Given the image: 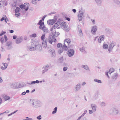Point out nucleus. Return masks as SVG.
<instances>
[{
	"label": "nucleus",
	"instance_id": "1",
	"mask_svg": "<svg viewBox=\"0 0 120 120\" xmlns=\"http://www.w3.org/2000/svg\"><path fill=\"white\" fill-rule=\"evenodd\" d=\"M32 106L34 109H36L41 107L42 106L41 103L39 100H33L31 101Z\"/></svg>",
	"mask_w": 120,
	"mask_h": 120
},
{
	"label": "nucleus",
	"instance_id": "2",
	"mask_svg": "<svg viewBox=\"0 0 120 120\" xmlns=\"http://www.w3.org/2000/svg\"><path fill=\"white\" fill-rule=\"evenodd\" d=\"M71 42V41L69 38L66 39L64 41V44L63 45L62 48L65 50H67L68 48V45Z\"/></svg>",
	"mask_w": 120,
	"mask_h": 120
},
{
	"label": "nucleus",
	"instance_id": "3",
	"mask_svg": "<svg viewBox=\"0 0 120 120\" xmlns=\"http://www.w3.org/2000/svg\"><path fill=\"white\" fill-rule=\"evenodd\" d=\"M45 34H43L41 37V39L42 41V45L43 48H45L47 47V43L48 42L47 39L45 38Z\"/></svg>",
	"mask_w": 120,
	"mask_h": 120
},
{
	"label": "nucleus",
	"instance_id": "4",
	"mask_svg": "<svg viewBox=\"0 0 120 120\" xmlns=\"http://www.w3.org/2000/svg\"><path fill=\"white\" fill-rule=\"evenodd\" d=\"M119 112L118 109L115 107H112L110 110L109 113L112 115H116L119 114Z\"/></svg>",
	"mask_w": 120,
	"mask_h": 120
},
{
	"label": "nucleus",
	"instance_id": "5",
	"mask_svg": "<svg viewBox=\"0 0 120 120\" xmlns=\"http://www.w3.org/2000/svg\"><path fill=\"white\" fill-rule=\"evenodd\" d=\"M32 46H28V48L29 50L30 51H34L36 50L37 48L36 47H39V49H41V47L39 45H34V43L33 42L31 43Z\"/></svg>",
	"mask_w": 120,
	"mask_h": 120
},
{
	"label": "nucleus",
	"instance_id": "6",
	"mask_svg": "<svg viewBox=\"0 0 120 120\" xmlns=\"http://www.w3.org/2000/svg\"><path fill=\"white\" fill-rule=\"evenodd\" d=\"M10 87L13 89H16L20 87V84L18 82H15L10 84Z\"/></svg>",
	"mask_w": 120,
	"mask_h": 120
},
{
	"label": "nucleus",
	"instance_id": "7",
	"mask_svg": "<svg viewBox=\"0 0 120 120\" xmlns=\"http://www.w3.org/2000/svg\"><path fill=\"white\" fill-rule=\"evenodd\" d=\"M116 45V43L113 41L111 42L109 44V48L108 51L109 53L112 51V50L113 48Z\"/></svg>",
	"mask_w": 120,
	"mask_h": 120
},
{
	"label": "nucleus",
	"instance_id": "8",
	"mask_svg": "<svg viewBox=\"0 0 120 120\" xmlns=\"http://www.w3.org/2000/svg\"><path fill=\"white\" fill-rule=\"evenodd\" d=\"M84 12L82 10L79 11L78 15V19L79 21H81L84 17Z\"/></svg>",
	"mask_w": 120,
	"mask_h": 120
},
{
	"label": "nucleus",
	"instance_id": "9",
	"mask_svg": "<svg viewBox=\"0 0 120 120\" xmlns=\"http://www.w3.org/2000/svg\"><path fill=\"white\" fill-rule=\"evenodd\" d=\"M48 42L49 43L52 44V42H55L56 41V39L52 35H50L47 39Z\"/></svg>",
	"mask_w": 120,
	"mask_h": 120
},
{
	"label": "nucleus",
	"instance_id": "10",
	"mask_svg": "<svg viewBox=\"0 0 120 120\" xmlns=\"http://www.w3.org/2000/svg\"><path fill=\"white\" fill-rule=\"evenodd\" d=\"M74 50L73 49H70L68 51V55L69 57H71L74 54Z\"/></svg>",
	"mask_w": 120,
	"mask_h": 120
},
{
	"label": "nucleus",
	"instance_id": "11",
	"mask_svg": "<svg viewBox=\"0 0 120 120\" xmlns=\"http://www.w3.org/2000/svg\"><path fill=\"white\" fill-rule=\"evenodd\" d=\"M81 84L80 83H79L75 86V92H77L81 88Z\"/></svg>",
	"mask_w": 120,
	"mask_h": 120
},
{
	"label": "nucleus",
	"instance_id": "12",
	"mask_svg": "<svg viewBox=\"0 0 120 120\" xmlns=\"http://www.w3.org/2000/svg\"><path fill=\"white\" fill-rule=\"evenodd\" d=\"M118 74L117 73L112 74L111 75L112 79L113 80H116L118 77Z\"/></svg>",
	"mask_w": 120,
	"mask_h": 120
},
{
	"label": "nucleus",
	"instance_id": "13",
	"mask_svg": "<svg viewBox=\"0 0 120 120\" xmlns=\"http://www.w3.org/2000/svg\"><path fill=\"white\" fill-rule=\"evenodd\" d=\"M114 69L113 68H111L110 69L108 72H106L105 73V75H107L108 78H109L110 77L109 76L108 73L110 75L112 74V73L114 72Z\"/></svg>",
	"mask_w": 120,
	"mask_h": 120
},
{
	"label": "nucleus",
	"instance_id": "14",
	"mask_svg": "<svg viewBox=\"0 0 120 120\" xmlns=\"http://www.w3.org/2000/svg\"><path fill=\"white\" fill-rule=\"evenodd\" d=\"M97 30V27L96 26H93L91 30V32L92 34H95V33L96 32Z\"/></svg>",
	"mask_w": 120,
	"mask_h": 120
},
{
	"label": "nucleus",
	"instance_id": "15",
	"mask_svg": "<svg viewBox=\"0 0 120 120\" xmlns=\"http://www.w3.org/2000/svg\"><path fill=\"white\" fill-rule=\"evenodd\" d=\"M23 38L22 37H18L16 41V42L17 44H19L22 41Z\"/></svg>",
	"mask_w": 120,
	"mask_h": 120
},
{
	"label": "nucleus",
	"instance_id": "16",
	"mask_svg": "<svg viewBox=\"0 0 120 120\" xmlns=\"http://www.w3.org/2000/svg\"><path fill=\"white\" fill-rule=\"evenodd\" d=\"M29 6V4L28 3H26L24 4V9H25L26 11L28 9Z\"/></svg>",
	"mask_w": 120,
	"mask_h": 120
},
{
	"label": "nucleus",
	"instance_id": "17",
	"mask_svg": "<svg viewBox=\"0 0 120 120\" xmlns=\"http://www.w3.org/2000/svg\"><path fill=\"white\" fill-rule=\"evenodd\" d=\"M12 42L10 41L8 42L7 43L6 46H8L7 48L8 49L12 48Z\"/></svg>",
	"mask_w": 120,
	"mask_h": 120
},
{
	"label": "nucleus",
	"instance_id": "18",
	"mask_svg": "<svg viewBox=\"0 0 120 120\" xmlns=\"http://www.w3.org/2000/svg\"><path fill=\"white\" fill-rule=\"evenodd\" d=\"M104 36L103 35H102L100 36L98 39V42L100 43H101L102 41L104 40Z\"/></svg>",
	"mask_w": 120,
	"mask_h": 120
},
{
	"label": "nucleus",
	"instance_id": "19",
	"mask_svg": "<svg viewBox=\"0 0 120 120\" xmlns=\"http://www.w3.org/2000/svg\"><path fill=\"white\" fill-rule=\"evenodd\" d=\"M91 106L93 111L94 112H95L96 110L97 107L94 104H91Z\"/></svg>",
	"mask_w": 120,
	"mask_h": 120
},
{
	"label": "nucleus",
	"instance_id": "20",
	"mask_svg": "<svg viewBox=\"0 0 120 120\" xmlns=\"http://www.w3.org/2000/svg\"><path fill=\"white\" fill-rule=\"evenodd\" d=\"M56 20L52 19L48 21L47 22L49 24L52 25L56 22Z\"/></svg>",
	"mask_w": 120,
	"mask_h": 120
},
{
	"label": "nucleus",
	"instance_id": "21",
	"mask_svg": "<svg viewBox=\"0 0 120 120\" xmlns=\"http://www.w3.org/2000/svg\"><path fill=\"white\" fill-rule=\"evenodd\" d=\"M66 25V22H60V26L63 27V28H64Z\"/></svg>",
	"mask_w": 120,
	"mask_h": 120
},
{
	"label": "nucleus",
	"instance_id": "22",
	"mask_svg": "<svg viewBox=\"0 0 120 120\" xmlns=\"http://www.w3.org/2000/svg\"><path fill=\"white\" fill-rule=\"evenodd\" d=\"M112 0L116 4L120 6V0Z\"/></svg>",
	"mask_w": 120,
	"mask_h": 120
},
{
	"label": "nucleus",
	"instance_id": "23",
	"mask_svg": "<svg viewBox=\"0 0 120 120\" xmlns=\"http://www.w3.org/2000/svg\"><path fill=\"white\" fill-rule=\"evenodd\" d=\"M112 0L116 4L120 6V0Z\"/></svg>",
	"mask_w": 120,
	"mask_h": 120
},
{
	"label": "nucleus",
	"instance_id": "24",
	"mask_svg": "<svg viewBox=\"0 0 120 120\" xmlns=\"http://www.w3.org/2000/svg\"><path fill=\"white\" fill-rule=\"evenodd\" d=\"M103 48L104 49H109V46L107 44H104L103 45Z\"/></svg>",
	"mask_w": 120,
	"mask_h": 120
},
{
	"label": "nucleus",
	"instance_id": "25",
	"mask_svg": "<svg viewBox=\"0 0 120 120\" xmlns=\"http://www.w3.org/2000/svg\"><path fill=\"white\" fill-rule=\"evenodd\" d=\"M60 21H58L55 24L54 26H53V27L54 29H55L57 28L58 26L60 25Z\"/></svg>",
	"mask_w": 120,
	"mask_h": 120
},
{
	"label": "nucleus",
	"instance_id": "26",
	"mask_svg": "<svg viewBox=\"0 0 120 120\" xmlns=\"http://www.w3.org/2000/svg\"><path fill=\"white\" fill-rule=\"evenodd\" d=\"M48 66H46L44 68H43L44 69L43 70V74L45 72H46L48 70Z\"/></svg>",
	"mask_w": 120,
	"mask_h": 120
},
{
	"label": "nucleus",
	"instance_id": "27",
	"mask_svg": "<svg viewBox=\"0 0 120 120\" xmlns=\"http://www.w3.org/2000/svg\"><path fill=\"white\" fill-rule=\"evenodd\" d=\"M59 34L60 33L59 32H58L56 31L54 33L53 35H52V36H53V37L54 38L55 37H57L58 36Z\"/></svg>",
	"mask_w": 120,
	"mask_h": 120
},
{
	"label": "nucleus",
	"instance_id": "28",
	"mask_svg": "<svg viewBox=\"0 0 120 120\" xmlns=\"http://www.w3.org/2000/svg\"><path fill=\"white\" fill-rule=\"evenodd\" d=\"M95 2L98 5H100L102 2V0H95Z\"/></svg>",
	"mask_w": 120,
	"mask_h": 120
},
{
	"label": "nucleus",
	"instance_id": "29",
	"mask_svg": "<svg viewBox=\"0 0 120 120\" xmlns=\"http://www.w3.org/2000/svg\"><path fill=\"white\" fill-rule=\"evenodd\" d=\"M4 99L5 101H6L10 99V98L8 96H7V95H5L4 97Z\"/></svg>",
	"mask_w": 120,
	"mask_h": 120
},
{
	"label": "nucleus",
	"instance_id": "30",
	"mask_svg": "<svg viewBox=\"0 0 120 120\" xmlns=\"http://www.w3.org/2000/svg\"><path fill=\"white\" fill-rule=\"evenodd\" d=\"M82 68H84L86 70L90 71L89 67L88 66L86 65H82Z\"/></svg>",
	"mask_w": 120,
	"mask_h": 120
},
{
	"label": "nucleus",
	"instance_id": "31",
	"mask_svg": "<svg viewBox=\"0 0 120 120\" xmlns=\"http://www.w3.org/2000/svg\"><path fill=\"white\" fill-rule=\"evenodd\" d=\"M42 30L44 33L45 34L48 32V30L47 28L45 27Z\"/></svg>",
	"mask_w": 120,
	"mask_h": 120
},
{
	"label": "nucleus",
	"instance_id": "32",
	"mask_svg": "<svg viewBox=\"0 0 120 120\" xmlns=\"http://www.w3.org/2000/svg\"><path fill=\"white\" fill-rule=\"evenodd\" d=\"M65 31H68L69 30V27L66 25L64 28H63Z\"/></svg>",
	"mask_w": 120,
	"mask_h": 120
},
{
	"label": "nucleus",
	"instance_id": "33",
	"mask_svg": "<svg viewBox=\"0 0 120 120\" xmlns=\"http://www.w3.org/2000/svg\"><path fill=\"white\" fill-rule=\"evenodd\" d=\"M4 2L3 0L0 1V8L3 6H4Z\"/></svg>",
	"mask_w": 120,
	"mask_h": 120
},
{
	"label": "nucleus",
	"instance_id": "34",
	"mask_svg": "<svg viewBox=\"0 0 120 120\" xmlns=\"http://www.w3.org/2000/svg\"><path fill=\"white\" fill-rule=\"evenodd\" d=\"M57 47L58 48H61L62 47V44L60 43H58L57 45Z\"/></svg>",
	"mask_w": 120,
	"mask_h": 120
},
{
	"label": "nucleus",
	"instance_id": "35",
	"mask_svg": "<svg viewBox=\"0 0 120 120\" xmlns=\"http://www.w3.org/2000/svg\"><path fill=\"white\" fill-rule=\"evenodd\" d=\"M45 26H44V24L43 23V24H41L39 26V28L40 29L42 30L43 28H45Z\"/></svg>",
	"mask_w": 120,
	"mask_h": 120
},
{
	"label": "nucleus",
	"instance_id": "36",
	"mask_svg": "<svg viewBox=\"0 0 120 120\" xmlns=\"http://www.w3.org/2000/svg\"><path fill=\"white\" fill-rule=\"evenodd\" d=\"M49 51L51 53H52L53 55H54L55 54V52L53 49H51Z\"/></svg>",
	"mask_w": 120,
	"mask_h": 120
},
{
	"label": "nucleus",
	"instance_id": "37",
	"mask_svg": "<svg viewBox=\"0 0 120 120\" xmlns=\"http://www.w3.org/2000/svg\"><path fill=\"white\" fill-rule=\"evenodd\" d=\"M27 84L29 85H31L32 84H34L35 83V81H33L31 82H27L26 83Z\"/></svg>",
	"mask_w": 120,
	"mask_h": 120
},
{
	"label": "nucleus",
	"instance_id": "38",
	"mask_svg": "<svg viewBox=\"0 0 120 120\" xmlns=\"http://www.w3.org/2000/svg\"><path fill=\"white\" fill-rule=\"evenodd\" d=\"M37 0H32V3L34 4H36L38 2Z\"/></svg>",
	"mask_w": 120,
	"mask_h": 120
},
{
	"label": "nucleus",
	"instance_id": "39",
	"mask_svg": "<svg viewBox=\"0 0 120 120\" xmlns=\"http://www.w3.org/2000/svg\"><path fill=\"white\" fill-rule=\"evenodd\" d=\"M63 60V57H62L60 58L58 60L59 62H60V63H62Z\"/></svg>",
	"mask_w": 120,
	"mask_h": 120
},
{
	"label": "nucleus",
	"instance_id": "40",
	"mask_svg": "<svg viewBox=\"0 0 120 120\" xmlns=\"http://www.w3.org/2000/svg\"><path fill=\"white\" fill-rule=\"evenodd\" d=\"M3 65L4 66V67L6 69L7 68L8 64L7 63H2Z\"/></svg>",
	"mask_w": 120,
	"mask_h": 120
},
{
	"label": "nucleus",
	"instance_id": "41",
	"mask_svg": "<svg viewBox=\"0 0 120 120\" xmlns=\"http://www.w3.org/2000/svg\"><path fill=\"white\" fill-rule=\"evenodd\" d=\"M94 81L95 82H98V83H101V81L100 80L94 79Z\"/></svg>",
	"mask_w": 120,
	"mask_h": 120
},
{
	"label": "nucleus",
	"instance_id": "42",
	"mask_svg": "<svg viewBox=\"0 0 120 120\" xmlns=\"http://www.w3.org/2000/svg\"><path fill=\"white\" fill-rule=\"evenodd\" d=\"M37 36L36 34L35 33H34L30 35V37L35 38Z\"/></svg>",
	"mask_w": 120,
	"mask_h": 120
},
{
	"label": "nucleus",
	"instance_id": "43",
	"mask_svg": "<svg viewBox=\"0 0 120 120\" xmlns=\"http://www.w3.org/2000/svg\"><path fill=\"white\" fill-rule=\"evenodd\" d=\"M20 8L19 7L16 8L15 10V12H19L20 11Z\"/></svg>",
	"mask_w": 120,
	"mask_h": 120
},
{
	"label": "nucleus",
	"instance_id": "44",
	"mask_svg": "<svg viewBox=\"0 0 120 120\" xmlns=\"http://www.w3.org/2000/svg\"><path fill=\"white\" fill-rule=\"evenodd\" d=\"M57 107H55L54 110L52 112V114H53L56 113L57 111Z\"/></svg>",
	"mask_w": 120,
	"mask_h": 120
},
{
	"label": "nucleus",
	"instance_id": "45",
	"mask_svg": "<svg viewBox=\"0 0 120 120\" xmlns=\"http://www.w3.org/2000/svg\"><path fill=\"white\" fill-rule=\"evenodd\" d=\"M42 20H40L39 22L38 23V25H40L41 24H44V23L43 22H42Z\"/></svg>",
	"mask_w": 120,
	"mask_h": 120
},
{
	"label": "nucleus",
	"instance_id": "46",
	"mask_svg": "<svg viewBox=\"0 0 120 120\" xmlns=\"http://www.w3.org/2000/svg\"><path fill=\"white\" fill-rule=\"evenodd\" d=\"M16 13L15 15L16 17H18V16L20 15V13L19 12H15Z\"/></svg>",
	"mask_w": 120,
	"mask_h": 120
},
{
	"label": "nucleus",
	"instance_id": "47",
	"mask_svg": "<svg viewBox=\"0 0 120 120\" xmlns=\"http://www.w3.org/2000/svg\"><path fill=\"white\" fill-rule=\"evenodd\" d=\"M78 30L79 32L82 31L81 28L80 26L79 25L78 26Z\"/></svg>",
	"mask_w": 120,
	"mask_h": 120
},
{
	"label": "nucleus",
	"instance_id": "48",
	"mask_svg": "<svg viewBox=\"0 0 120 120\" xmlns=\"http://www.w3.org/2000/svg\"><path fill=\"white\" fill-rule=\"evenodd\" d=\"M80 50L81 52H84L85 51V49L83 47H82L80 49Z\"/></svg>",
	"mask_w": 120,
	"mask_h": 120
},
{
	"label": "nucleus",
	"instance_id": "49",
	"mask_svg": "<svg viewBox=\"0 0 120 120\" xmlns=\"http://www.w3.org/2000/svg\"><path fill=\"white\" fill-rule=\"evenodd\" d=\"M63 52V51L62 49H59L58 50V53L60 54L62 53Z\"/></svg>",
	"mask_w": 120,
	"mask_h": 120
},
{
	"label": "nucleus",
	"instance_id": "50",
	"mask_svg": "<svg viewBox=\"0 0 120 120\" xmlns=\"http://www.w3.org/2000/svg\"><path fill=\"white\" fill-rule=\"evenodd\" d=\"M41 115L37 117V119L38 120H40L41 119Z\"/></svg>",
	"mask_w": 120,
	"mask_h": 120
},
{
	"label": "nucleus",
	"instance_id": "51",
	"mask_svg": "<svg viewBox=\"0 0 120 120\" xmlns=\"http://www.w3.org/2000/svg\"><path fill=\"white\" fill-rule=\"evenodd\" d=\"M12 5L14 7H16V3L15 2H14L13 4H12Z\"/></svg>",
	"mask_w": 120,
	"mask_h": 120
},
{
	"label": "nucleus",
	"instance_id": "52",
	"mask_svg": "<svg viewBox=\"0 0 120 120\" xmlns=\"http://www.w3.org/2000/svg\"><path fill=\"white\" fill-rule=\"evenodd\" d=\"M105 103L104 102H102L101 103V106H105Z\"/></svg>",
	"mask_w": 120,
	"mask_h": 120
},
{
	"label": "nucleus",
	"instance_id": "53",
	"mask_svg": "<svg viewBox=\"0 0 120 120\" xmlns=\"http://www.w3.org/2000/svg\"><path fill=\"white\" fill-rule=\"evenodd\" d=\"M68 69L67 67H64L63 68V71H65Z\"/></svg>",
	"mask_w": 120,
	"mask_h": 120
},
{
	"label": "nucleus",
	"instance_id": "54",
	"mask_svg": "<svg viewBox=\"0 0 120 120\" xmlns=\"http://www.w3.org/2000/svg\"><path fill=\"white\" fill-rule=\"evenodd\" d=\"M4 39L3 38H1L0 39V41L1 42L2 44H3L4 43Z\"/></svg>",
	"mask_w": 120,
	"mask_h": 120
},
{
	"label": "nucleus",
	"instance_id": "55",
	"mask_svg": "<svg viewBox=\"0 0 120 120\" xmlns=\"http://www.w3.org/2000/svg\"><path fill=\"white\" fill-rule=\"evenodd\" d=\"M79 35L80 36H82L83 35V34L82 33V31L79 32Z\"/></svg>",
	"mask_w": 120,
	"mask_h": 120
},
{
	"label": "nucleus",
	"instance_id": "56",
	"mask_svg": "<svg viewBox=\"0 0 120 120\" xmlns=\"http://www.w3.org/2000/svg\"><path fill=\"white\" fill-rule=\"evenodd\" d=\"M4 38L5 39V41L6 42L8 40V39L6 36L5 35H4Z\"/></svg>",
	"mask_w": 120,
	"mask_h": 120
},
{
	"label": "nucleus",
	"instance_id": "57",
	"mask_svg": "<svg viewBox=\"0 0 120 120\" xmlns=\"http://www.w3.org/2000/svg\"><path fill=\"white\" fill-rule=\"evenodd\" d=\"M5 16L6 17V18H5V19L4 20L5 21L6 23H7V22L8 21V18L6 17V16Z\"/></svg>",
	"mask_w": 120,
	"mask_h": 120
},
{
	"label": "nucleus",
	"instance_id": "58",
	"mask_svg": "<svg viewBox=\"0 0 120 120\" xmlns=\"http://www.w3.org/2000/svg\"><path fill=\"white\" fill-rule=\"evenodd\" d=\"M6 33V32H3V33H1L0 34V36H2L3 34H5Z\"/></svg>",
	"mask_w": 120,
	"mask_h": 120
},
{
	"label": "nucleus",
	"instance_id": "59",
	"mask_svg": "<svg viewBox=\"0 0 120 120\" xmlns=\"http://www.w3.org/2000/svg\"><path fill=\"white\" fill-rule=\"evenodd\" d=\"M98 96V94L97 93H96L95 94L94 96V97L95 98H96Z\"/></svg>",
	"mask_w": 120,
	"mask_h": 120
},
{
	"label": "nucleus",
	"instance_id": "60",
	"mask_svg": "<svg viewBox=\"0 0 120 120\" xmlns=\"http://www.w3.org/2000/svg\"><path fill=\"white\" fill-rule=\"evenodd\" d=\"M89 113L90 114H91L93 113V111L91 110H89Z\"/></svg>",
	"mask_w": 120,
	"mask_h": 120
},
{
	"label": "nucleus",
	"instance_id": "61",
	"mask_svg": "<svg viewBox=\"0 0 120 120\" xmlns=\"http://www.w3.org/2000/svg\"><path fill=\"white\" fill-rule=\"evenodd\" d=\"M17 37V36H16V35H14L13 36V38L14 39H15Z\"/></svg>",
	"mask_w": 120,
	"mask_h": 120
},
{
	"label": "nucleus",
	"instance_id": "62",
	"mask_svg": "<svg viewBox=\"0 0 120 120\" xmlns=\"http://www.w3.org/2000/svg\"><path fill=\"white\" fill-rule=\"evenodd\" d=\"M85 115H84L83 113L79 117L80 119L82 117L84 116Z\"/></svg>",
	"mask_w": 120,
	"mask_h": 120
},
{
	"label": "nucleus",
	"instance_id": "63",
	"mask_svg": "<svg viewBox=\"0 0 120 120\" xmlns=\"http://www.w3.org/2000/svg\"><path fill=\"white\" fill-rule=\"evenodd\" d=\"M85 115H84L83 113L79 117L80 119L82 117L84 116Z\"/></svg>",
	"mask_w": 120,
	"mask_h": 120
},
{
	"label": "nucleus",
	"instance_id": "64",
	"mask_svg": "<svg viewBox=\"0 0 120 120\" xmlns=\"http://www.w3.org/2000/svg\"><path fill=\"white\" fill-rule=\"evenodd\" d=\"M91 21L92 22L93 24H95V20L94 19H91Z\"/></svg>",
	"mask_w": 120,
	"mask_h": 120
}]
</instances>
